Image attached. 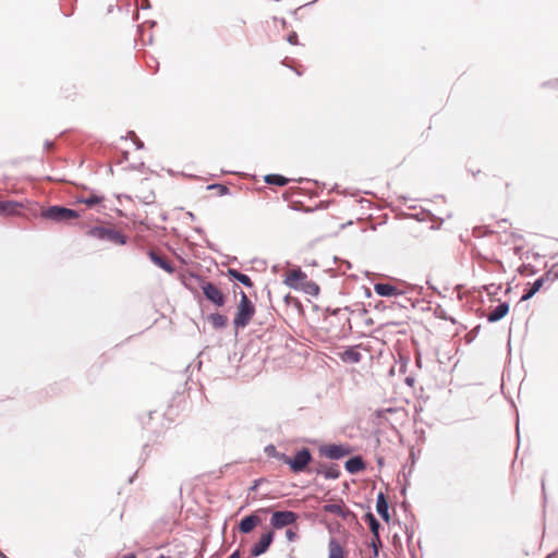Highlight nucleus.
<instances>
[{
    "instance_id": "obj_34",
    "label": "nucleus",
    "mask_w": 558,
    "mask_h": 558,
    "mask_svg": "<svg viewBox=\"0 0 558 558\" xmlns=\"http://www.w3.org/2000/svg\"><path fill=\"white\" fill-rule=\"evenodd\" d=\"M228 558H240V554H239V551H234Z\"/></svg>"
},
{
    "instance_id": "obj_28",
    "label": "nucleus",
    "mask_w": 558,
    "mask_h": 558,
    "mask_svg": "<svg viewBox=\"0 0 558 558\" xmlns=\"http://www.w3.org/2000/svg\"><path fill=\"white\" fill-rule=\"evenodd\" d=\"M366 518H367L369 529L372 531L373 536H375L377 538V535H379V527H380L379 522L376 520V518L372 513H368L366 515Z\"/></svg>"
},
{
    "instance_id": "obj_30",
    "label": "nucleus",
    "mask_w": 558,
    "mask_h": 558,
    "mask_svg": "<svg viewBox=\"0 0 558 558\" xmlns=\"http://www.w3.org/2000/svg\"><path fill=\"white\" fill-rule=\"evenodd\" d=\"M369 546L373 549L374 557H378L379 547L381 546V541H380L379 535H377V538L375 536H373Z\"/></svg>"
},
{
    "instance_id": "obj_10",
    "label": "nucleus",
    "mask_w": 558,
    "mask_h": 558,
    "mask_svg": "<svg viewBox=\"0 0 558 558\" xmlns=\"http://www.w3.org/2000/svg\"><path fill=\"white\" fill-rule=\"evenodd\" d=\"M134 196L145 204H150L155 199L154 192L150 190L148 180H142L134 189Z\"/></svg>"
},
{
    "instance_id": "obj_5",
    "label": "nucleus",
    "mask_w": 558,
    "mask_h": 558,
    "mask_svg": "<svg viewBox=\"0 0 558 558\" xmlns=\"http://www.w3.org/2000/svg\"><path fill=\"white\" fill-rule=\"evenodd\" d=\"M204 295L208 301L217 306H223L226 303V295L214 283L203 280L201 283Z\"/></svg>"
},
{
    "instance_id": "obj_21",
    "label": "nucleus",
    "mask_w": 558,
    "mask_h": 558,
    "mask_svg": "<svg viewBox=\"0 0 558 558\" xmlns=\"http://www.w3.org/2000/svg\"><path fill=\"white\" fill-rule=\"evenodd\" d=\"M228 274L233 279L240 281L242 284H244L248 288L253 287V282L247 275H244V274L238 271L236 269H229Z\"/></svg>"
},
{
    "instance_id": "obj_35",
    "label": "nucleus",
    "mask_w": 558,
    "mask_h": 558,
    "mask_svg": "<svg viewBox=\"0 0 558 558\" xmlns=\"http://www.w3.org/2000/svg\"><path fill=\"white\" fill-rule=\"evenodd\" d=\"M123 558H136L135 554H129L126 556H124Z\"/></svg>"
},
{
    "instance_id": "obj_33",
    "label": "nucleus",
    "mask_w": 558,
    "mask_h": 558,
    "mask_svg": "<svg viewBox=\"0 0 558 558\" xmlns=\"http://www.w3.org/2000/svg\"><path fill=\"white\" fill-rule=\"evenodd\" d=\"M544 87L546 88H556L558 87V80H551L546 83H544Z\"/></svg>"
},
{
    "instance_id": "obj_22",
    "label": "nucleus",
    "mask_w": 558,
    "mask_h": 558,
    "mask_svg": "<svg viewBox=\"0 0 558 558\" xmlns=\"http://www.w3.org/2000/svg\"><path fill=\"white\" fill-rule=\"evenodd\" d=\"M208 319L216 329L223 328L228 324L227 316L219 313L210 314Z\"/></svg>"
},
{
    "instance_id": "obj_16",
    "label": "nucleus",
    "mask_w": 558,
    "mask_h": 558,
    "mask_svg": "<svg viewBox=\"0 0 558 558\" xmlns=\"http://www.w3.org/2000/svg\"><path fill=\"white\" fill-rule=\"evenodd\" d=\"M376 510L386 522L390 521L389 506L383 493L377 496Z\"/></svg>"
},
{
    "instance_id": "obj_38",
    "label": "nucleus",
    "mask_w": 558,
    "mask_h": 558,
    "mask_svg": "<svg viewBox=\"0 0 558 558\" xmlns=\"http://www.w3.org/2000/svg\"><path fill=\"white\" fill-rule=\"evenodd\" d=\"M158 558H166V557H165V556H160V557H158Z\"/></svg>"
},
{
    "instance_id": "obj_18",
    "label": "nucleus",
    "mask_w": 558,
    "mask_h": 558,
    "mask_svg": "<svg viewBox=\"0 0 558 558\" xmlns=\"http://www.w3.org/2000/svg\"><path fill=\"white\" fill-rule=\"evenodd\" d=\"M345 469L349 473H357L365 469V464L361 457H353L345 462Z\"/></svg>"
},
{
    "instance_id": "obj_15",
    "label": "nucleus",
    "mask_w": 558,
    "mask_h": 558,
    "mask_svg": "<svg viewBox=\"0 0 558 558\" xmlns=\"http://www.w3.org/2000/svg\"><path fill=\"white\" fill-rule=\"evenodd\" d=\"M328 558H347L345 549L336 538L328 543Z\"/></svg>"
},
{
    "instance_id": "obj_12",
    "label": "nucleus",
    "mask_w": 558,
    "mask_h": 558,
    "mask_svg": "<svg viewBox=\"0 0 558 558\" xmlns=\"http://www.w3.org/2000/svg\"><path fill=\"white\" fill-rule=\"evenodd\" d=\"M149 257H150V260L156 266L160 267L161 269H163L168 274H173L174 272V268L172 267L170 262L165 256L160 255L159 253H157L155 251H150L149 252Z\"/></svg>"
},
{
    "instance_id": "obj_23",
    "label": "nucleus",
    "mask_w": 558,
    "mask_h": 558,
    "mask_svg": "<svg viewBox=\"0 0 558 558\" xmlns=\"http://www.w3.org/2000/svg\"><path fill=\"white\" fill-rule=\"evenodd\" d=\"M300 290L312 296H317L320 291L319 286L312 280H306Z\"/></svg>"
},
{
    "instance_id": "obj_7",
    "label": "nucleus",
    "mask_w": 558,
    "mask_h": 558,
    "mask_svg": "<svg viewBox=\"0 0 558 558\" xmlns=\"http://www.w3.org/2000/svg\"><path fill=\"white\" fill-rule=\"evenodd\" d=\"M298 520V514L293 511H276L272 513L270 524L275 529H282L284 526L294 524Z\"/></svg>"
},
{
    "instance_id": "obj_17",
    "label": "nucleus",
    "mask_w": 558,
    "mask_h": 558,
    "mask_svg": "<svg viewBox=\"0 0 558 558\" xmlns=\"http://www.w3.org/2000/svg\"><path fill=\"white\" fill-rule=\"evenodd\" d=\"M339 357L345 363H359L362 359L361 353L355 348H349L339 353Z\"/></svg>"
},
{
    "instance_id": "obj_6",
    "label": "nucleus",
    "mask_w": 558,
    "mask_h": 558,
    "mask_svg": "<svg viewBox=\"0 0 558 558\" xmlns=\"http://www.w3.org/2000/svg\"><path fill=\"white\" fill-rule=\"evenodd\" d=\"M29 202L0 201V216L13 217L22 216L25 209H28Z\"/></svg>"
},
{
    "instance_id": "obj_24",
    "label": "nucleus",
    "mask_w": 558,
    "mask_h": 558,
    "mask_svg": "<svg viewBox=\"0 0 558 558\" xmlns=\"http://www.w3.org/2000/svg\"><path fill=\"white\" fill-rule=\"evenodd\" d=\"M323 510L327 513H332L337 515H343V505L342 502H332L327 504L323 507Z\"/></svg>"
},
{
    "instance_id": "obj_26",
    "label": "nucleus",
    "mask_w": 558,
    "mask_h": 558,
    "mask_svg": "<svg viewBox=\"0 0 558 558\" xmlns=\"http://www.w3.org/2000/svg\"><path fill=\"white\" fill-rule=\"evenodd\" d=\"M107 229L108 228H106V227L97 226V227L90 228L87 231V235H89L92 238H95V239H98V240H105L106 239Z\"/></svg>"
},
{
    "instance_id": "obj_19",
    "label": "nucleus",
    "mask_w": 558,
    "mask_h": 558,
    "mask_svg": "<svg viewBox=\"0 0 558 558\" xmlns=\"http://www.w3.org/2000/svg\"><path fill=\"white\" fill-rule=\"evenodd\" d=\"M509 311V304L507 302L499 303L495 308L490 310V322L501 319L507 315Z\"/></svg>"
},
{
    "instance_id": "obj_27",
    "label": "nucleus",
    "mask_w": 558,
    "mask_h": 558,
    "mask_svg": "<svg viewBox=\"0 0 558 558\" xmlns=\"http://www.w3.org/2000/svg\"><path fill=\"white\" fill-rule=\"evenodd\" d=\"M102 201H104V197L99 196V195H90V196H87V197L78 198L80 203L85 204V205H87L89 207L95 206L97 204H100Z\"/></svg>"
},
{
    "instance_id": "obj_20",
    "label": "nucleus",
    "mask_w": 558,
    "mask_h": 558,
    "mask_svg": "<svg viewBox=\"0 0 558 558\" xmlns=\"http://www.w3.org/2000/svg\"><path fill=\"white\" fill-rule=\"evenodd\" d=\"M105 240L120 245L125 244V235L112 228L107 229Z\"/></svg>"
},
{
    "instance_id": "obj_2",
    "label": "nucleus",
    "mask_w": 558,
    "mask_h": 558,
    "mask_svg": "<svg viewBox=\"0 0 558 558\" xmlns=\"http://www.w3.org/2000/svg\"><path fill=\"white\" fill-rule=\"evenodd\" d=\"M558 280V263L554 264L542 277L536 279L522 295L521 301L531 299L537 293L544 284H549Z\"/></svg>"
},
{
    "instance_id": "obj_29",
    "label": "nucleus",
    "mask_w": 558,
    "mask_h": 558,
    "mask_svg": "<svg viewBox=\"0 0 558 558\" xmlns=\"http://www.w3.org/2000/svg\"><path fill=\"white\" fill-rule=\"evenodd\" d=\"M208 189L215 191L219 196H223L229 193V187L223 184H211L208 186Z\"/></svg>"
},
{
    "instance_id": "obj_13",
    "label": "nucleus",
    "mask_w": 558,
    "mask_h": 558,
    "mask_svg": "<svg viewBox=\"0 0 558 558\" xmlns=\"http://www.w3.org/2000/svg\"><path fill=\"white\" fill-rule=\"evenodd\" d=\"M349 453L350 450L340 445H329L324 448V454L330 459H340Z\"/></svg>"
},
{
    "instance_id": "obj_37",
    "label": "nucleus",
    "mask_w": 558,
    "mask_h": 558,
    "mask_svg": "<svg viewBox=\"0 0 558 558\" xmlns=\"http://www.w3.org/2000/svg\"><path fill=\"white\" fill-rule=\"evenodd\" d=\"M509 290H510V288H509V286L507 284V287H506V292H509Z\"/></svg>"
},
{
    "instance_id": "obj_14",
    "label": "nucleus",
    "mask_w": 558,
    "mask_h": 558,
    "mask_svg": "<svg viewBox=\"0 0 558 558\" xmlns=\"http://www.w3.org/2000/svg\"><path fill=\"white\" fill-rule=\"evenodd\" d=\"M260 523V518L256 514H251L241 520L239 530L242 533L252 532Z\"/></svg>"
},
{
    "instance_id": "obj_11",
    "label": "nucleus",
    "mask_w": 558,
    "mask_h": 558,
    "mask_svg": "<svg viewBox=\"0 0 558 558\" xmlns=\"http://www.w3.org/2000/svg\"><path fill=\"white\" fill-rule=\"evenodd\" d=\"M274 541V532L268 531L264 533L259 541L252 547L251 555L254 557L260 556L265 551H267L268 547Z\"/></svg>"
},
{
    "instance_id": "obj_4",
    "label": "nucleus",
    "mask_w": 558,
    "mask_h": 558,
    "mask_svg": "<svg viewBox=\"0 0 558 558\" xmlns=\"http://www.w3.org/2000/svg\"><path fill=\"white\" fill-rule=\"evenodd\" d=\"M282 460L294 473H299L305 470L312 457L307 449H302L293 458L284 456Z\"/></svg>"
},
{
    "instance_id": "obj_9",
    "label": "nucleus",
    "mask_w": 558,
    "mask_h": 558,
    "mask_svg": "<svg viewBox=\"0 0 558 558\" xmlns=\"http://www.w3.org/2000/svg\"><path fill=\"white\" fill-rule=\"evenodd\" d=\"M306 280H308L307 275L300 268H295L287 272L284 283L291 289L300 290Z\"/></svg>"
},
{
    "instance_id": "obj_31",
    "label": "nucleus",
    "mask_w": 558,
    "mask_h": 558,
    "mask_svg": "<svg viewBox=\"0 0 558 558\" xmlns=\"http://www.w3.org/2000/svg\"><path fill=\"white\" fill-rule=\"evenodd\" d=\"M340 472L337 468H330L327 472H326V477L328 478H337L339 476Z\"/></svg>"
},
{
    "instance_id": "obj_36",
    "label": "nucleus",
    "mask_w": 558,
    "mask_h": 558,
    "mask_svg": "<svg viewBox=\"0 0 558 558\" xmlns=\"http://www.w3.org/2000/svg\"><path fill=\"white\" fill-rule=\"evenodd\" d=\"M493 293L490 292V299H489V302H490V308L493 307L492 303L494 302L493 298H492Z\"/></svg>"
},
{
    "instance_id": "obj_1",
    "label": "nucleus",
    "mask_w": 558,
    "mask_h": 558,
    "mask_svg": "<svg viewBox=\"0 0 558 558\" xmlns=\"http://www.w3.org/2000/svg\"><path fill=\"white\" fill-rule=\"evenodd\" d=\"M240 294L241 299L236 306V313L233 319L235 329L245 328L255 315V306L252 301L243 291H241Z\"/></svg>"
},
{
    "instance_id": "obj_32",
    "label": "nucleus",
    "mask_w": 558,
    "mask_h": 558,
    "mask_svg": "<svg viewBox=\"0 0 558 558\" xmlns=\"http://www.w3.org/2000/svg\"><path fill=\"white\" fill-rule=\"evenodd\" d=\"M286 537L289 542H294L298 538V534L289 529L286 531Z\"/></svg>"
},
{
    "instance_id": "obj_3",
    "label": "nucleus",
    "mask_w": 558,
    "mask_h": 558,
    "mask_svg": "<svg viewBox=\"0 0 558 558\" xmlns=\"http://www.w3.org/2000/svg\"><path fill=\"white\" fill-rule=\"evenodd\" d=\"M41 216L46 219L53 220L57 222L70 221L73 219H77L80 214L76 210L61 207V206H51L45 210H43Z\"/></svg>"
},
{
    "instance_id": "obj_25",
    "label": "nucleus",
    "mask_w": 558,
    "mask_h": 558,
    "mask_svg": "<svg viewBox=\"0 0 558 558\" xmlns=\"http://www.w3.org/2000/svg\"><path fill=\"white\" fill-rule=\"evenodd\" d=\"M265 182L268 184L283 186L288 183V179L280 174H267L265 177Z\"/></svg>"
},
{
    "instance_id": "obj_8",
    "label": "nucleus",
    "mask_w": 558,
    "mask_h": 558,
    "mask_svg": "<svg viewBox=\"0 0 558 558\" xmlns=\"http://www.w3.org/2000/svg\"><path fill=\"white\" fill-rule=\"evenodd\" d=\"M374 291L379 296L386 298H398L404 294V290H402L399 286L389 282L375 283Z\"/></svg>"
}]
</instances>
